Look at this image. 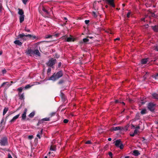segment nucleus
I'll return each mask as SVG.
<instances>
[{
	"mask_svg": "<svg viewBox=\"0 0 158 158\" xmlns=\"http://www.w3.org/2000/svg\"><path fill=\"white\" fill-rule=\"evenodd\" d=\"M64 73L62 70H60L58 71L57 73H55L50 76L48 79V80H51L53 81H56L59 78H61V77L63 76Z\"/></svg>",
	"mask_w": 158,
	"mask_h": 158,
	"instance_id": "1",
	"label": "nucleus"
},
{
	"mask_svg": "<svg viewBox=\"0 0 158 158\" xmlns=\"http://www.w3.org/2000/svg\"><path fill=\"white\" fill-rule=\"evenodd\" d=\"M26 53L27 54H29L31 56L32 55H33V54L37 55L39 56H40V52H39V50H38V49H36V50H31V49H28L26 51Z\"/></svg>",
	"mask_w": 158,
	"mask_h": 158,
	"instance_id": "2",
	"label": "nucleus"
},
{
	"mask_svg": "<svg viewBox=\"0 0 158 158\" xmlns=\"http://www.w3.org/2000/svg\"><path fill=\"white\" fill-rule=\"evenodd\" d=\"M115 145L116 147H119L120 149H123L124 145L121 139H117L115 142Z\"/></svg>",
	"mask_w": 158,
	"mask_h": 158,
	"instance_id": "3",
	"label": "nucleus"
},
{
	"mask_svg": "<svg viewBox=\"0 0 158 158\" xmlns=\"http://www.w3.org/2000/svg\"><path fill=\"white\" fill-rule=\"evenodd\" d=\"M156 106V104L155 103H153V102H149L148 104L147 107L149 110L153 112L155 110Z\"/></svg>",
	"mask_w": 158,
	"mask_h": 158,
	"instance_id": "4",
	"label": "nucleus"
},
{
	"mask_svg": "<svg viewBox=\"0 0 158 158\" xmlns=\"http://www.w3.org/2000/svg\"><path fill=\"white\" fill-rule=\"evenodd\" d=\"M56 62V59H54L53 58H51L50 60H49L48 62L46 63V64L48 66L52 67L54 64H55Z\"/></svg>",
	"mask_w": 158,
	"mask_h": 158,
	"instance_id": "5",
	"label": "nucleus"
},
{
	"mask_svg": "<svg viewBox=\"0 0 158 158\" xmlns=\"http://www.w3.org/2000/svg\"><path fill=\"white\" fill-rule=\"evenodd\" d=\"M8 144V139L6 137H3L1 138L0 140V144L1 146H6Z\"/></svg>",
	"mask_w": 158,
	"mask_h": 158,
	"instance_id": "6",
	"label": "nucleus"
},
{
	"mask_svg": "<svg viewBox=\"0 0 158 158\" xmlns=\"http://www.w3.org/2000/svg\"><path fill=\"white\" fill-rule=\"evenodd\" d=\"M104 2L112 7H115L114 0H103Z\"/></svg>",
	"mask_w": 158,
	"mask_h": 158,
	"instance_id": "7",
	"label": "nucleus"
},
{
	"mask_svg": "<svg viewBox=\"0 0 158 158\" xmlns=\"http://www.w3.org/2000/svg\"><path fill=\"white\" fill-rule=\"evenodd\" d=\"M25 36H28V37H32L33 39H35V38H36V36H35V35H25L24 33H22V34H19V35H18V39H19V38H23V37H25Z\"/></svg>",
	"mask_w": 158,
	"mask_h": 158,
	"instance_id": "8",
	"label": "nucleus"
},
{
	"mask_svg": "<svg viewBox=\"0 0 158 158\" xmlns=\"http://www.w3.org/2000/svg\"><path fill=\"white\" fill-rule=\"evenodd\" d=\"M62 37L63 39H66V41L67 42L74 41L75 40V39H74L73 38H72L71 35H70V37H67V35H64Z\"/></svg>",
	"mask_w": 158,
	"mask_h": 158,
	"instance_id": "9",
	"label": "nucleus"
},
{
	"mask_svg": "<svg viewBox=\"0 0 158 158\" xmlns=\"http://www.w3.org/2000/svg\"><path fill=\"white\" fill-rule=\"evenodd\" d=\"M123 127H121V126H117V127H112L110 129L111 131H118V130H122L123 129Z\"/></svg>",
	"mask_w": 158,
	"mask_h": 158,
	"instance_id": "10",
	"label": "nucleus"
},
{
	"mask_svg": "<svg viewBox=\"0 0 158 158\" xmlns=\"http://www.w3.org/2000/svg\"><path fill=\"white\" fill-rule=\"evenodd\" d=\"M27 108H25L24 110V112L23 113L22 115V119H25L26 118V113L27 112Z\"/></svg>",
	"mask_w": 158,
	"mask_h": 158,
	"instance_id": "11",
	"label": "nucleus"
},
{
	"mask_svg": "<svg viewBox=\"0 0 158 158\" xmlns=\"http://www.w3.org/2000/svg\"><path fill=\"white\" fill-rule=\"evenodd\" d=\"M132 154L135 156H138L140 154L138 150H135L133 151Z\"/></svg>",
	"mask_w": 158,
	"mask_h": 158,
	"instance_id": "12",
	"label": "nucleus"
},
{
	"mask_svg": "<svg viewBox=\"0 0 158 158\" xmlns=\"http://www.w3.org/2000/svg\"><path fill=\"white\" fill-rule=\"evenodd\" d=\"M20 115V114H18L16 115L12 119L10 120V122H14L15 121L16 119H17L18 118H19V116Z\"/></svg>",
	"mask_w": 158,
	"mask_h": 158,
	"instance_id": "13",
	"label": "nucleus"
},
{
	"mask_svg": "<svg viewBox=\"0 0 158 158\" xmlns=\"http://www.w3.org/2000/svg\"><path fill=\"white\" fill-rule=\"evenodd\" d=\"M14 43L15 44H17V45L20 46H22L23 44V43L21 42V41H20V40H16L14 42Z\"/></svg>",
	"mask_w": 158,
	"mask_h": 158,
	"instance_id": "14",
	"label": "nucleus"
},
{
	"mask_svg": "<svg viewBox=\"0 0 158 158\" xmlns=\"http://www.w3.org/2000/svg\"><path fill=\"white\" fill-rule=\"evenodd\" d=\"M151 27L154 31L158 32V25L152 26Z\"/></svg>",
	"mask_w": 158,
	"mask_h": 158,
	"instance_id": "15",
	"label": "nucleus"
},
{
	"mask_svg": "<svg viewBox=\"0 0 158 158\" xmlns=\"http://www.w3.org/2000/svg\"><path fill=\"white\" fill-rule=\"evenodd\" d=\"M25 15L23 14L21 16H19V22L20 23H22L24 19Z\"/></svg>",
	"mask_w": 158,
	"mask_h": 158,
	"instance_id": "16",
	"label": "nucleus"
},
{
	"mask_svg": "<svg viewBox=\"0 0 158 158\" xmlns=\"http://www.w3.org/2000/svg\"><path fill=\"white\" fill-rule=\"evenodd\" d=\"M152 98L154 99H157L158 101V94L156 93H153L152 94Z\"/></svg>",
	"mask_w": 158,
	"mask_h": 158,
	"instance_id": "17",
	"label": "nucleus"
},
{
	"mask_svg": "<svg viewBox=\"0 0 158 158\" xmlns=\"http://www.w3.org/2000/svg\"><path fill=\"white\" fill-rule=\"evenodd\" d=\"M18 95L19 97V99H24V93H23L22 94H21V93H18Z\"/></svg>",
	"mask_w": 158,
	"mask_h": 158,
	"instance_id": "18",
	"label": "nucleus"
},
{
	"mask_svg": "<svg viewBox=\"0 0 158 158\" xmlns=\"http://www.w3.org/2000/svg\"><path fill=\"white\" fill-rule=\"evenodd\" d=\"M147 110L145 108L143 109L140 112L141 114H142V115H144V114H147Z\"/></svg>",
	"mask_w": 158,
	"mask_h": 158,
	"instance_id": "19",
	"label": "nucleus"
},
{
	"mask_svg": "<svg viewBox=\"0 0 158 158\" xmlns=\"http://www.w3.org/2000/svg\"><path fill=\"white\" fill-rule=\"evenodd\" d=\"M43 130L42 129L40 132H38V134L36 135V136L39 138V139H40L41 136L40 135H42L43 134Z\"/></svg>",
	"mask_w": 158,
	"mask_h": 158,
	"instance_id": "20",
	"label": "nucleus"
},
{
	"mask_svg": "<svg viewBox=\"0 0 158 158\" xmlns=\"http://www.w3.org/2000/svg\"><path fill=\"white\" fill-rule=\"evenodd\" d=\"M148 61V58H144L141 60V62L142 64H145L147 63Z\"/></svg>",
	"mask_w": 158,
	"mask_h": 158,
	"instance_id": "21",
	"label": "nucleus"
},
{
	"mask_svg": "<svg viewBox=\"0 0 158 158\" xmlns=\"http://www.w3.org/2000/svg\"><path fill=\"white\" fill-rule=\"evenodd\" d=\"M18 10L19 11L18 12V13L19 15L20 16H21V15H23V14H24V12L23 9L19 8Z\"/></svg>",
	"mask_w": 158,
	"mask_h": 158,
	"instance_id": "22",
	"label": "nucleus"
},
{
	"mask_svg": "<svg viewBox=\"0 0 158 158\" xmlns=\"http://www.w3.org/2000/svg\"><path fill=\"white\" fill-rule=\"evenodd\" d=\"M8 107H5L3 110V115H5V114L6 113L7 111L8 110Z\"/></svg>",
	"mask_w": 158,
	"mask_h": 158,
	"instance_id": "23",
	"label": "nucleus"
},
{
	"mask_svg": "<svg viewBox=\"0 0 158 158\" xmlns=\"http://www.w3.org/2000/svg\"><path fill=\"white\" fill-rule=\"evenodd\" d=\"M89 39H88V37L86 38H84L83 39V41H81V43H83V42H87L89 41Z\"/></svg>",
	"mask_w": 158,
	"mask_h": 158,
	"instance_id": "24",
	"label": "nucleus"
},
{
	"mask_svg": "<svg viewBox=\"0 0 158 158\" xmlns=\"http://www.w3.org/2000/svg\"><path fill=\"white\" fill-rule=\"evenodd\" d=\"M64 80H62V79H61V80H60V81H59L57 83V84H62L63 83H64Z\"/></svg>",
	"mask_w": 158,
	"mask_h": 158,
	"instance_id": "25",
	"label": "nucleus"
},
{
	"mask_svg": "<svg viewBox=\"0 0 158 158\" xmlns=\"http://www.w3.org/2000/svg\"><path fill=\"white\" fill-rule=\"evenodd\" d=\"M35 114V112H32L29 115V116L30 118H33L34 117V115Z\"/></svg>",
	"mask_w": 158,
	"mask_h": 158,
	"instance_id": "26",
	"label": "nucleus"
},
{
	"mask_svg": "<svg viewBox=\"0 0 158 158\" xmlns=\"http://www.w3.org/2000/svg\"><path fill=\"white\" fill-rule=\"evenodd\" d=\"M128 127L129 126L128 125H126L124 127H123V129L122 130V131H127Z\"/></svg>",
	"mask_w": 158,
	"mask_h": 158,
	"instance_id": "27",
	"label": "nucleus"
},
{
	"mask_svg": "<svg viewBox=\"0 0 158 158\" xmlns=\"http://www.w3.org/2000/svg\"><path fill=\"white\" fill-rule=\"evenodd\" d=\"M23 89V88H22V87H20L18 89V91L19 92L21 93V92H22Z\"/></svg>",
	"mask_w": 158,
	"mask_h": 158,
	"instance_id": "28",
	"label": "nucleus"
},
{
	"mask_svg": "<svg viewBox=\"0 0 158 158\" xmlns=\"http://www.w3.org/2000/svg\"><path fill=\"white\" fill-rule=\"evenodd\" d=\"M50 149L51 151H55V147L54 146H52V145L50 148Z\"/></svg>",
	"mask_w": 158,
	"mask_h": 158,
	"instance_id": "29",
	"label": "nucleus"
},
{
	"mask_svg": "<svg viewBox=\"0 0 158 158\" xmlns=\"http://www.w3.org/2000/svg\"><path fill=\"white\" fill-rule=\"evenodd\" d=\"M152 77L155 78L156 79H158V73H156L155 75H154L152 76Z\"/></svg>",
	"mask_w": 158,
	"mask_h": 158,
	"instance_id": "30",
	"label": "nucleus"
},
{
	"mask_svg": "<svg viewBox=\"0 0 158 158\" xmlns=\"http://www.w3.org/2000/svg\"><path fill=\"white\" fill-rule=\"evenodd\" d=\"M56 113V112H52L50 113L49 115L50 117H52V116H54V115H55Z\"/></svg>",
	"mask_w": 158,
	"mask_h": 158,
	"instance_id": "31",
	"label": "nucleus"
},
{
	"mask_svg": "<svg viewBox=\"0 0 158 158\" xmlns=\"http://www.w3.org/2000/svg\"><path fill=\"white\" fill-rule=\"evenodd\" d=\"M108 154L109 156H110V158H113V154L112 153V152H111V151H109V152H108Z\"/></svg>",
	"mask_w": 158,
	"mask_h": 158,
	"instance_id": "32",
	"label": "nucleus"
},
{
	"mask_svg": "<svg viewBox=\"0 0 158 158\" xmlns=\"http://www.w3.org/2000/svg\"><path fill=\"white\" fill-rule=\"evenodd\" d=\"M42 10L43 11H44V12H46V14H48V12L47 10V9H45V8L44 7H43L42 8Z\"/></svg>",
	"mask_w": 158,
	"mask_h": 158,
	"instance_id": "33",
	"label": "nucleus"
},
{
	"mask_svg": "<svg viewBox=\"0 0 158 158\" xmlns=\"http://www.w3.org/2000/svg\"><path fill=\"white\" fill-rule=\"evenodd\" d=\"M43 122L44 121H49L50 118H44L42 119Z\"/></svg>",
	"mask_w": 158,
	"mask_h": 158,
	"instance_id": "34",
	"label": "nucleus"
},
{
	"mask_svg": "<svg viewBox=\"0 0 158 158\" xmlns=\"http://www.w3.org/2000/svg\"><path fill=\"white\" fill-rule=\"evenodd\" d=\"M61 98H62L63 100L64 101H65V97L64 95V94H62V95H61Z\"/></svg>",
	"mask_w": 158,
	"mask_h": 158,
	"instance_id": "35",
	"label": "nucleus"
},
{
	"mask_svg": "<svg viewBox=\"0 0 158 158\" xmlns=\"http://www.w3.org/2000/svg\"><path fill=\"white\" fill-rule=\"evenodd\" d=\"M31 86V85H26L25 87H24V89H29V88H30Z\"/></svg>",
	"mask_w": 158,
	"mask_h": 158,
	"instance_id": "36",
	"label": "nucleus"
},
{
	"mask_svg": "<svg viewBox=\"0 0 158 158\" xmlns=\"http://www.w3.org/2000/svg\"><path fill=\"white\" fill-rule=\"evenodd\" d=\"M52 35H47L45 37L46 39H48V38H50V37H52Z\"/></svg>",
	"mask_w": 158,
	"mask_h": 158,
	"instance_id": "37",
	"label": "nucleus"
},
{
	"mask_svg": "<svg viewBox=\"0 0 158 158\" xmlns=\"http://www.w3.org/2000/svg\"><path fill=\"white\" fill-rule=\"evenodd\" d=\"M3 9V6L1 4V3H0V12H2V10Z\"/></svg>",
	"mask_w": 158,
	"mask_h": 158,
	"instance_id": "38",
	"label": "nucleus"
},
{
	"mask_svg": "<svg viewBox=\"0 0 158 158\" xmlns=\"http://www.w3.org/2000/svg\"><path fill=\"white\" fill-rule=\"evenodd\" d=\"M92 15L94 16L95 17H97L98 16L97 14L96 13H95V12H93Z\"/></svg>",
	"mask_w": 158,
	"mask_h": 158,
	"instance_id": "39",
	"label": "nucleus"
},
{
	"mask_svg": "<svg viewBox=\"0 0 158 158\" xmlns=\"http://www.w3.org/2000/svg\"><path fill=\"white\" fill-rule=\"evenodd\" d=\"M69 121V120H68V119H64V120H63V122H64V123H68V122Z\"/></svg>",
	"mask_w": 158,
	"mask_h": 158,
	"instance_id": "40",
	"label": "nucleus"
},
{
	"mask_svg": "<svg viewBox=\"0 0 158 158\" xmlns=\"http://www.w3.org/2000/svg\"><path fill=\"white\" fill-rule=\"evenodd\" d=\"M85 143H86L87 144H91V143H92V142L91 140H87L86 141V142Z\"/></svg>",
	"mask_w": 158,
	"mask_h": 158,
	"instance_id": "41",
	"label": "nucleus"
},
{
	"mask_svg": "<svg viewBox=\"0 0 158 158\" xmlns=\"http://www.w3.org/2000/svg\"><path fill=\"white\" fill-rule=\"evenodd\" d=\"M43 122H42V119L41 120H39L37 124V125L39 126V124H40V123H43Z\"/></svg>",
	"mask_w": 158,
	"mask_h": 158,
	"instance_id": "42",
	"label": "nucleus"
},
{
	"mask_svg": "<svg viewBox=\"0 0 158 158\" xmlns=\"http://www.w3.org/2000/svg\"><path fill=\"white\" fill-rule=\"evenodd\" d=\"M154 49L156 50V51H158V45L155 46H154Z\"/></svg>",
	"mask_w": 158,
	"mask_h": 158,
	"instance_id": "43",
	"label": "nucleus"
},
{
	"mask_svg": "<svg viewBox=\"0 0 158 158\" xmlns=\"http://www.w3.org/2000/svg\"><path fill=\"white\" fill-rule=\"evenodd\" d=\"M131 14V12H128L127 14V17L128 18H129L130 17V15Z\"/></svg>",
	"mask_w": 158,
	"mask_h": 158,
	"instance_id": "44",
	"label": "nucleus"
},
{
	"mask_svg": "<svg viewBox=\"0 0 158 158\" xmlns=\"http://www.w3.org/2000/svg\"><path fill=\"white\" fill-rule=\"evenodd\" d=\"M8 83L7 82H4L2 83V84L1 85V87H2V86H3L5 85L6 83Z\"/></svg>",
	"mask_w": 158,
	"mask_h": 158,
	"instance_id": "45",
	"label": "nucleus"
},
{
	"mask_svg": "<svg viewBox=\"0 0 158 158\" xmlns=\"http://www.w3.org/2000/svg\"><path fill=\"white\" fill-rule=\"evenodd\" d=\"M149 26V25L148 24H147L146 25H145L143 26V27L144 28H148Z\"/></svg>",
	"mask_w": 158,
	"mask_h": 158,
	"instance_id": "46",
	"label": "nucleus"
},
{
	"mask_svg": "<svg viewBox=\"0 0 158 158\" xmlns=\"http://www.w3.org/2000/svg\"><path fill=\"white\" fill-rule=\"evenodd\" d=\"M51 71V68H49L47 70V73H50Z\"/></svg>",
	"mask_w": 158,
	"mask_h": 158,
	"instance_id": "47",
	"label": "nucleus"
},
{
	"mask_svg": "<svg viewBox=\"0 0 158 158\" xmlns=\"http://www.w3.org/2000/svg\"><path fill=\"white\" fill-rule=\"evenodd\" d=\"M7 158H13V157L10 154H8Z\"/></svg>",
	"mask_w": 158,
	"mask_h": 158,
	"instance_id": "48",
	"label": "nucleus"
},
{
	"mask_svg": "<svg viewBox=\"0 0 158 158\" xmlns=\"http://www.w3.org/2000/svg\"><path fill=\"white\" fill-rule=\"evenodd\" d=\"M134 132V134H135H135H136L138 133V130H137V129H136V128L135 129V130Z\"/></svg>",
	"mask_w": 158,
	"mask_h": 158,
	"instance_id": "49",
	"label": "nucleus"
},
{
	"mask_svg": "<svg viewBox=\"0 0 158 158\" xmlns=\"http://www.w3.org/2000/svg\"><path fill=\"white\" fill-rule=\"evenodd\" d=\"M89 22H90V21L89 20H86L85 21V23L86 24H88V23H89Z\"/></svg>",
	"mask_w": 158,
	"mask_h": 158,
	"instance_id": "50",
	"label": "nucleus"
},
{
	"mask_svg": "<svg viewBox=\"0 0 158 158\" xmlns=\"http://www.w3.org/2000/svg\"><path fill=\"white\" fill-rule=\"evenodd\" d=\"M6 69H3V70H2V73L3 74L6 73Z\"/></svg>",
	"mask_w": 158,
	"mask_h": 158,
	"instance_id": "51",
	"label": "nucleus"
},
{
	"mask_svg": "<svg viewBox=\"0 0 158 158\" xmlns=\"http://www.w3.org/2000/svg\"><path fill=\"white\" fill-rule=\"evenodd\" d=\"M28 0H22L24 4H26Z\"/></svg>",
	"mask_w": 158,
	"mask_h": 158,
	"instance_id": "52",
	"label": "nucleus"
},
{
	"mask_svg": "<svg viewBox=\"0 0 158 158\" xmlns=\"http://www.w3.org/2000/svg\"><path fill=\"white\" fill-rule=\"evenodd\" d=\"M28 138L29 139H31L33 138V135H30L28 136Z\"/></svg>",
	"mask_w": 158,
	"mask_h": 158,
	"instance_id": "53",
	"label": "nucleus"
},
{
	"mask_svg": "<svg viewBox=\"0 0 158 158\" xmlns=\"http://www.w3.org/2000/svg\"><path fill=\"white\" fill-rule=\"evenodd\" d=\"M61 62H59V63L58 64V67H60V66H61Z\"/></svg>",
	"mask_w": 158,
	"mask_h": 158,
	"instance_id": "54",
	"label": "nucleus"
},
{
	"mask_svg": "<svg viewBox=\"0 0 158 158\" xmlns=\"http://www.w3.org/2000/svg\"><path fill=\"white\" fill-rule=\"evenodd\" d=\"M120 102L118 100H116L115 101V103H120Z\"/></svg>",
	"mask_w": 158,
	"mask_h": 158,
	"instance_id": "55",
	"label": "nucleus"
},
{
	"mask_svg": "<svg viewBox=\"0 0 158 158\" xmlns=\"http://www.w3.org/2000/svg\"><path fill=\"white\" fill-rule=\"evenodd\" d=\"M25 30L27 31H28V32H30V30H29V29H27L26 27L25 28Z\"/></svg>",
	"mask_w": 158,
	"mask_h": 158,
	"instance_id": "56",
	"label": "nucleus"
},
{
	"mask_svg": "<svg viewBox=\"0 0 158 158\" xmlns=\"http://www.w3.org/2000/svg\"><path fill=\"white\" fill-rule=\"evenodd\" d=\"M96 2H94L93 3V7L95 9H96L95 8V5L96 4Z\"/></svg>",
	"mask_w": 158,
	"mask_h": 158,
	"instance_id": "57",
	"label": "nucleus"
},
{
	"mask_svg": "<svg viewBox=\"0 0 158 158\" xmlns=\"http://www.w3.org/2000/svg\"><path fill=\"white\" fill-rule=\"evenodd\" d=\"M59 35V34H58V33H56V34H55V35H54V36L56 37H57V36H58Z\"/></svg>",
	"mask_w": 158,
	"mask_h": 158,
	"instance_id": "58",
	"label": "nucleus"
},
{
	"mask_svg": "<svg viewBox=\"0 0 158 158\" xmlns=\"http://www.w3.org/2000/svg\"><path fill=\"white\" fill-rule=\"evenodd\" d=\"M130 136H134L135 135L134 132L132 134H130Z\"/></svg>",
	"mask_w": 158,
	"mask_h": 158,
	"instance_id": "59",
	"label": "nucleus"
},
{
	"mask_svg": "<svg viewBox=\"0 0 158 158\" xmlns=\"http://www.w3.org/2000/svg\"><path fill=\"white\" fill-rule=\"evenodd\" d=\"M4 119H2L1 120V124H2V123H3V122L4 121Z\"/></svg>",
	"mask_w": 158,
	"mask_h": 158,
	"instance_id": "60",
	"label": "nucleus"
},
{
	"mask_svg": "<svg viewBox=\"0 0 158 158\" xmlns=\"http://www.w3.org/2000/svg\"><path fill=\"white\" fill-rule=\"evenodd\" d=\"M135 128H136L137 129H138L140 128V126H137L135 127Z\"/></svg>",
	"mask_w": 158,
	"mask_h": 158,
	"instance_id": "61",
	"label": "nucleus"
},
{
	"mask_svg": "<svg viewBox=\"0 0 158 158\" xmlns=\"http://www.w3.org/2000/svg\"><path fill=\"white\" fill-rule=\"evenodd\" d=\"M120 103H121L123 104V105H125V102H123V101H122V102H120Z\"/></svg>",
	"mask_w": 158,
	"mask_h": 158,
	"instance_id": "62",
	"label": "nucleus"
},
{
	"mask_svg": "<svg viewBox=\"0 0 158 158\" xmlns=\"http://www.w3.org/2000/svg\"><path fill=\"white\" fill-rule=\"evenodd\" d=\"M120 40L119 38H116V39H114L115 41H116V40Z\"/></svg>",
	"mask_w": 158,
	"mask_h": 158,
	"instance_id": "63",
	"label": "nucleus"
},
{
	"mask_svg": "<svg viewBox=\"0 0 158 158\" xmlns=\"http://www.w3.org/2000/svg\"><path fill=\"white\" fill-rule=\"evenodd\" d=\"M145 18H142L141 19V21H145Z\"/></svg>",
	"mask_w": 158,
	"mask_h": 158,
	"instance_id": "64",
	"label": "nucleus"
}]
</instances>
